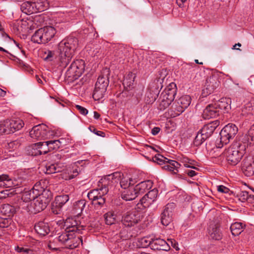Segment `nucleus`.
Returning a JSON list of instances; mask_svg holds the SVG:
<instances>
[{"mask_svg": "<svg viewBox=\"0 0 254 254\" xmlns=\"http://www.w3.org/2000/svg\"><path fill=\"white\" fill-rule=\"evenodd\" d=\"M78 45L77 38L68 37L58 44L57 54H58L59 65L65 68L70 63Z\"/></svg>", "mask_w": 254, "mask_h": 254, "instance_id": "nucleus-1", "label": "nucleus"}, {"mask_svg": "<svg viewBox=\"0 0 254 254\" xmlns=\"http://www.w3.org/2000/svg\"><path fill=\"white\" fill-rule=\"evenodd\" d=\"M247 145L246 142L240 140L233 142L224 152L228 163L233 166L237 165L245 154Z\"/></svg>", "mask_w": 254, "mask_h": 254, "instance_id": "nucleus-2", "label": "nucleus"}, {"mask_svg": "<svg viewBox=\"0 0 254 254\" xmlns=\"http://www.w3.org/2000/svg\"><path fill=\"white\" fill-rule=\"evenodd\" d=\"M121 174L118 172L106 176L102 178L98 182V188L96 189L90 190L87 194L88 198L94 200L99 196V195L106 194L109 190V187L111 186V182H113V180L120 177Z\"/></svg>", "mask_w": 254, "mask_h": 254, "instance_id": "nucleus-3", "label": "nucleus"}, {"mask_svg": "<svg viewBox=\"0 0 254 254\" xmlns=\"http://www.w3.org/2000/svg\"><path fill=\"white\" fill-rule=\"evenodd\" d=\"M64 226L65 227V231L58 237V240L68 247V244L71 243V239L73 238L72 233L75 232L80 234L81 229L80 226H77V223L75 221L70 219L66 220Z\"/></svg>", "mask_w": 254, "mask_h": 254, "instance_id": "nucleus-4", "label": "nucleus"}, {"mask_svg": "<svg viewBox=\"0 0 254 254\" xmlns=\"http://www.w3.org/2000/svg\"><path fill=\"white\" fill-rule=\"evenodd\" d=\"M219 125L218 120L214 121L204 125L198 131L193 141L194 145L196 146L201 145L212 135Z\"/></svg>", "mask_w": 254, "mask_h": 254, "instance_id": "nucleus-5", "label": "nucleus"}, {"mask_svg": "<svg viewBox=\"0 0 254 254\" xmlns=\"http://www.w3.org/2000/svg\"><path fill=\"white\" fill-rule=\"evenodd\" d=\"M56 33V29L54 27H44L37 30L32 36L31 40L38 44H46L54 37Z\"/></svg>", "mask_w": 254, "mask_h": 254, "instance_id": "nucleus-6", "label": "nucleus"}, {"mask_svg": "<svg viewBox=\"0 0 254 254\" xmlns=\"http://www.w3.org/2000/svg\"><path fill=\"white\" fill-rule=\"evenodd\" d=\"M238 131V127L234 124H229L226 125L219 133V143L216 142V147L220 148L223 145L228 144L235 136Z\"/></svg>", "mask_w": 254, "mask_h": 254, "instance_id": "nucleus-7", "label": "nucleus"}, {"mask_svg": "<svg viewBox=\"0 0 254 254\" xmlns=\"http://www.w3.org/2000/svg\"><path fill=\"white\" fill-rule=\"evenodd\" d=\"M85 67V63L82 60L73 61L65 72V76L69 81L77 79L82 74Z\"/></svg>", "mask_w": 254, "mask_h": 254, "instance_id": "nucleus-8", "label": "nucleus"}, {"mask_svg": "<svg viewBox=\"0 0 254 254\" xmlns=\"http://www.w3.org/2000/svg\"><path fill=\"white\" fill-rule=\"evenodd\" d=\"M220 85V81L216 75L208 77L205 81V85L202 90V96L206 97L213 93Z\"/></svg>", "mask_w": 254, "mask_h": 254, "instance_id": "nucleus-9", "label": "nucleus"}, {"mask_svg": "<svg viewBox=\"0 0 254 254\" xmlns=\"http://www.w3.org/2000/svg\"><path fill=\"white\" fill-rule=\"evenodd\" d=\"M175 206L174 203H169L164 207L160 215L161 223L164 226H168L172 222Z\"/></svg>", "mask_w": 254, "mask_h": 254, "instance_id": "nucleus-10", "label": "nucleus"}, {"mask_svg": "<svg viewBox=\"0 0 254 254\" xmlns=\"http://www.w3.org/2000/svg\"><path fill=\"white\" fill-rule=\"evenodd\" d=\"M140 219V213L134 210L125 213L122 216V222L126 227H131L137 223Z\"/></svg>", "mask_w": 254, "mask_h": 254, "instance_id": "nucleus-11", "label": "nucleus"}, {"mask_svg": "<svg viewBox=\"0 0 254 254\" xmlns=\"http://www.w3.org/2000/svg\"><path fill=\"white\" fill-rule=\"evenodd\" d=\"M119 173L121 174V176L113 180V182H111V184L116 183L117 180H119V179L121 178L120 181V186L124 190L131 187V186L137 183V178L132 174L130 173L122 174L120 172Z\"/></svg>", "mask_w": 254, "mask_h": 254, "instance_id": "nucleus-12", "label": "nucleus"}, {"mask_svg": "<svg viewBox=\"0 0 254 254\" xmlns=\"http://www.w3.org/2000/svg\"><path fill=\"white\" fill-rule=\"evenodd\" d=\"M31 138L44 139L48 137V127L44 124H40L33 127L29 132Z\"/></svg>", "mask_w": 254, "mask_h": 254, "instance_id": "nucleus-13", "label": "nucleus"}, {"mask_svg": "<svg viewBox=\"0 0 254 254\" xmlns=\"http://www.w3.org/2000/svg\"><path fill=\"white\" fill-rule=\"evenodd\" d=\"M49 202L50 199L44 196L43 194L34 198L32 202V213L36 214L43 210Z\"/></svg>", "mask_w": 254, "mask_h": 254, "instance_id": "nucleus-14", "label": "nucleus"}, {"mask_svg": "<svg viewBox=\"0 0 254 254\" xmlns=\"http://www.w3.org/2000/svg\"><path fill=\"white\" fill-rule=\"evenodd\" d=\"M191 100V97L189 95H184L180 97L173 107L174 112H176L175 114L179 115L182 113L189 106Z\"/></svg>", "mask_w": 254, "mask_h": 254, "instance_id": "nucleus-15", "label": "nucleus"}, {"mask_svg": "<svg viewBox=\"0 0 254 254\" xmlns=\"http://www.w3.org/2000/svg\"><path fill=\"white\" fill-rule=\"evenodd\" d=\"M69 196L67 194H63L57 196L55 197L53 204L52 211L55 214H60L62 211L63 206L69 200Z\"/></svg>", "mask_w": 254, "mask_h": 254, "instance_id": "nucleus-16", "label": "nucleus"}, {"mask_svg": "<svg viewBox=\"0 0 254 254\" xmlns=\"http://www.w3.org/2000/svg\"><path fill=\"white\" fill-rule=\"evenodd\" d=\"M158 196V190L154 189L148 192L140 200V203L145 208L148 207L155 202Z\"/></svg>", "mask_w": 254, "mask_h": 254, "instance_id": "nucleus-17", "label": "nucleus"}, {"mask_svg": "<svg viewBox=\"0 0 254 254\" xmlns=\"http://www.w3.org/2000/svg\"><path fill=\"white\" fill-rule=\"evenodd\" d=\"M242 170L244 174L247 177L254 175V158L248 157L243 161Z\"/></svg>", "mask_w": 254, "mask_h": 254, "instance_id": "nucleus-18", "label": "nucleus"}, {"mask_svg": "<svg viewBox=\"0 0 254 254\" xmlns=\"http://www.w3.org/2000/svg\"><path fill=\"white\" fill-rule=\"evenodd\" d=\"M219 110L217 109L214 103L208 105L204 109L202 117L205 120L215 118L219 115Z\"/></svg>", "mask_w": 254, "mask_h": 254, "instance_id": "nucleus-19", "label": "nucleus"}, {"mask_svg": "<svg viewBox=\"0 0 254 254\" xmlns=\"http://www.w3.org/2000/svg\"><path fill=\"white\" fill-rule=\"evenodd\" d=\"M151 249L154 250L168 251L170 249L169 243L160 238L152 239Z\"/></svg>", "mask_w": 254, "mask_h": 254, "instance_id": "nucleus-20", "label": "nucleus"}, {"mask_svg": "<svg viewBox=\"0 0 254 254\" xmlns=\"http://www.w3.org/2000/svg\"><path fill=\"white\" fill-rule=\"evenodd\" d=\"M177 90L176 84L172 83L165 88L161 95L164 97L166 99L173 101L177 93Z\"/></svg>", "mask_w": 254, "mask_h": 254, "instance_id": "nucleus-21", "label": "nucleus"}, {"mask_svg": "<svg viewBox=\"0 0 254 254\" xmlns=\"http://www.w3.org/2000/svg\"><path fill=\"white\" fill-rule=\"evenodd\" d=\"M19 185L20 184L18 180H12L7 175H0V187L8 188Z\"/></svg>", "mask_w": 254, "mask_h": 254, "instance_id": "nucleus-22", "label": "nucleus"}, {"mask_svg": "<svg viewBox=\"0 0 254 254\" xmlns=\"http://www.w3.org/2000/svg\"><path fill=\"white\" fill-rule=\"evenodd\" d=\"M232 102L231 98H222L214 103L215 107L219 110V113H221V110H224L227 112L231 109V103Z\"/></svg>", "mask_w": 254, "mask_h": 254, "instance_id": "nucleus-23", "label": "nucleus"}, {"mask_svg": "<svg viewBox=\"0 0 254 254\" xmlns=\"http://www.w3.org/2000/svg\"><path fill=\"white\" fill-rule=\"evenodd\" d=\"M208 233L210 238L215 240H219L222 238V234L218 224L212 223L208 228Z\"/></svg>", "mask_w": 254, "mask_h": 254, "instance_id": "nucleus-24", "label": "nucleus"}, {"mask_svg": "<svg viewBox=\"0 0 254 254\" xmlns=\"http://www.w3.org/2000/svg\"><path fill=\"white\" fill-rule=\"evenodd\" d=\"M109 71L108 69L104 70V74L99 75L98 77L97 82L95 83V86L102 87L104 88H107L109 85Z\"/></svg>", "mask_w": 254, "mask_h": 254, "instance_id": "nucleus-25", "label": "nucleus"}, {"mask_svg": "<svg viewBox=\"0 0 254 254\" xmlns=\"http://www.w3.org/2000/svg\"><path fill=\"white\" fill-rule=\"evenodd\" d=\"M137 196L134 187H130L127 189H124L122 192V197L126 201L132 200Z\"/></svg>", "mask_w": 254, "mask_h": 254, "instance_id": "nucleus-26", "label": "nucleus"}, {"mask_svg": "<svg viewBox=\"0 0 254 254\" xmlns=\"http://www.w3.org/2000/svg\"><path fill=\"white\" fill-rule=\"evenodd\" d=\"M34 228L36 232L42 236L47 235L50 231L48 223L44 221H40L36 223Z\"/></svg>", "mask_w": 254, "mask_h": 254, "instance_id": "nucleus-27", "label": "nucleus"}, {"mask_svg": "<svg viewBox=\"0 0 254 254\" xmlns=\"http://www.w3.org/2000/svg\"><path fill=\"white\" fill-rule=\"evenodd\" d=\"M153 183L150 180L141 182L134 187L137 195L143 193L146 190L150 189L152 187Z\"/></svg>", "mask_w": 254, "mask_h": 254, "instance_id": "nucleus-28", "label": "nucleus"}, {"mask_svg": "<svg viewBox=\"0 0 254 254\" xmlns=\"http://www.w3.org/2000/svg\"><path fill=\"white\" fill-rule=\"evenodd\" d=\"M33 2L35 13L43 11L49 6L47 0H34Z\"/></svg>", "mask_w": 254, "mask_h": 254, "instance_id": "nucleus-29", "label": "nucleus"}, {"mask_svg": "<svg viewBox=\"0 0 254 254\" xmlns=\"http://www.w3.org/2000/svg\"><path fill=\"white\" fill-rule=\"evenodd\" d=\"M254 192V189H251ZM237 197L242 202L247 201L250 203L254 202V194H251L247 191H241L237 194Z\"/></svg>", "mask_w": 254, "mask_h": 254, "instance_id": "nucleus-30", "label": "nucleus"}, {"mask_svg": "<svg viewBox=\"0 0 254 254\" xmlns=\"http://www.w3.org/2000/svg\"><path fill=\"white\" fill-rule=\"evenodd\" d=\"M64 167L61 163L47 164L46 166V173L51 174L61 172L64 169Z\"/></svg>", "mask_w": 254, "mask_h": 254, "instance_id": "nucleus-31", "label": "nucleus"}, {"mask_svg": "<svg viewBox=\"0 0 254 254\" xmlns=\"http://www.w3.org/2000/svg\"><path fill=\"white\" fill-rule=\"evenodd\" d=\"M246 225L242 222H236L231 224L230 229L234 236L239 235L245 229Z\"/></svg>", "mask_w": 254, "mask_h": 254, "instance_id": "nucleus-32", "label": "nucleus"}, {"mask_svg": "<svg viewBox=\"0 0 254 254\" xmlns=\"http://www.w3.org/2000/svg\"><path fill=\"white\" fill-rule=\"evenodd\" d=\"M19 188V191H21L22 194L21 195V200L26 201H30L32 199H34V195L33 194V191L31 190H27L26 188L22 189L20 188V187H18ZM19 193H21L20 192Z\"/></svg>", "mask_w": 254, "mask_h": 254, "instance_id": "nucleus-33", "label": "nucleus"}, {"mask_svg": "<svg viewBox=\"0 0 254 254\" xmlns=\"http://www.w3.org/2000/svg\"><path fill=\"white\" fill-rule=\"evenodd\" d=\"M162 168L167 170L173 172L174 173H177L178 171L177 169L180 166V164L175 160L169 159L168 162H166Z\"/></svg>", "mask_w": 254, "mask_h": 254, "instance_id": "nucleus-34", "label": "nucleus"}, {"mask_svg": "<svg viewBox=\"0 0 254 254\" xmlns=\"http://www.w3.org/2000/svg\"><path fill=\"white\" fill-rule=\"evenodd\" d=\"M20 9L23 13L27 15L35 13L33 2L30 1L22 3L21 5Z\"/></svg>", "mask_w": 254, "mask_h": 254, "instance_id": "nucleus-35", "label": "nucleus"}, {"mask_svg": "<svg viewBox=\"0 0 254 254\" xmlns=\"http://www.w3.org/2000/svg\"><path fill=\"white\" fill-rule=\"evenodd\" d=\"M78 233L73 232L72 235L73 238H71V241L68 244V247L69 249H72L78 247L79 244H82V239L81 236L77 235Z\"/></svg>", "mask_w": 254, "mask_h": 254, "instance_id": "nucleus-36", "label": "nucleus"}, {"mask_svg": "<svg viewBox=\"0 0 254 254\" xmlns=\"http://www.w3.org/2000/svg\"><path fill=\"white\" fill-rule=\"evenodd\" d=\"M158 95L157 89H149L146 94L145 100L148 103H153L157 99Z\"/></svg>", "mask_w": 254, "mask_h": 254, "instance_id": "nucleus-37", "label": "nucleus"}, {"mask_svg": "<svg viewBox=\"0 0 254 254\" xmlns=\"http://www.w3.org/2000/svg\"><path fill=\"white\" fill-rule=\"evenodd\" d=\"M57 50L55 51H47L45 52L43 55V59L45 61L52 62L56 61L59 63L58 60V54H57Z\"/></svg>", "mask_w": 254, "mask_h": 254, "instance_id": "nucleus-38", "label": "nucleus"}, {"mask_svg": "<svg viewBox=\"0 0 254 254\" xmlns=\"http://www.w3.org/2000/svg\"><path fill=\"white\" fill-rule=\"evenodd\" d=\"M65 142V140L63 138L48 141L50 151L59 149L62 145H64Z\"/></svg>", "mask_w": 254, "mask_h": 254, "instance_id": "nucleus-39", "label": "nucleus"}, {"mask_svg": "<svg viewBox=\"0 0 254 254\" xmlns=\"http://www.w3.org/2000/svg\"><path fill=\"white\" fill-rule=\"evenodd\" d=\"M135 77V74L131 72H129L125 76L123 84L127 90L133 85Z\"/></svg>", "mask_w": 254, "mask_h": 254, "instance_id": "nucleus-40", "label": "nucleus"}, {"mask_svg": "<svg viewBox=\"0 0 254 254\" xmlns=\"http://www.w3.org/2000/svg\"><path fill=\"white\" fill-rule=\"evenodd\" d=\"M86 203V201L84 199H81L75 202L73 208L74 213L77 215L80 214L84 210Z\"/></svg>", "mask_w": 254, "mask_h": 254, "instance_id": "nucleus-41", "label": "nucleus"}, {"mask_svg": "<svg viewBox=\"0 0 254 254\" xmlns=\"http://www.w3.org/2000/svg\"><path fill=\"white\" fill-rule=\"evenodd\" d=\"M106 91V88L95 86V89L92 95L93 99L95 100H100L104 97Z\"/></svg>", "mask_w": 254, "mask_h": 254, "instance_id": "nucleus-42", "label": "nucleus"}, {"mask_svg": "<svg viewBox=\"0 0 254 254\" xmlns=\"http://www.w3.org/2000/svg\"><path fill=\"white\" fill-rule=\"evenodd\" d=\"M24 125L23 121L19 119L11 120V133L20 129L23 127Z\"/></svg>", "mask_w": 254, "mask_h": 254, "instance_id": "nucleus-43", "label": "nucleus"}, {"mask_svg": "<svg viewBox=\"0 0 254 254\" xmlns=\"http://www.w3.org/2000/svg\"><path fill=\"white\" fill-rule=\"evenodd\" d=\"M32 202L21 200L19 202V208L23 212L32 213Z\"/></svg>", "mask_w": 254, "mask_h": 254, "instance_id": "nucleus-44", "label": "nucleus"}, {"mask_svg": "<svg viewBox=\"0 0 254 254\" xmlns=\"http://www.w3.org/2000/svg\"><path fill=\"white\" fill-rule=\"evenodd\" d=\"M242 112L244 114H247L253 115L254 113V99L251 100L245 105L242 109Z\"/></svg>", "mask_w": 254, "mask_h": 254, "instance_id": "nucleus-45", "label": "nucleus"}, {"mask_svg": "<svg viewBox=\"0 0 254 254\" xmlns=\"http://www.w3.org/2000/svg\"><path fill=\"white\" fill-rule=\"evenodd\" d=\"M38 143H34L28 147L27 149L28 154L31 156H38L41 155Z\"/></svg>", "mask_w": 254, "mask_h": 254, "instance_id": "nucleus-46", "label": "nucleus"}, {"mask_svg": "<svg viewBox=\"0 0 254 254\" xmlns=\"http://www.w3.org/2000/svg\"><path fill=\"white\" fill-rule=\"evenodd\" d=\"M2 212L7 215L8 217H10L13 216L15 212V209L14 207L8 204H4L2 207Z\"/></svg>", "mask_w": 254, "mask_h": 254, "instance_id": "nucleus-47", "label": "nucleus"}, {"mask_svg": "<svg viewBox=\"0 0 254 254\" xmlns=\"http://www.w3.org/2000/svg\"><path fill=\"white\" fill-rule=\"evenodd\" d=\"M21 192V191H20ZM20 192L19 188H16L15 189H11L9 190H6L1 191V197H10L12 196L14 194L19 193Z\"/></svg>", "mask_w": 254, "mask_h": 254, "instance_id": "nucleus-48", "label": "nucleus"}, {"mask_svg": "<svg viewBox=\"0 0 254 254\" xmlns=\"http://www.w3.org/2000/svg\"><path fill=\"white\" fill-rule=\"evenodd\" d=\"M105 222L107 225H111L116 222L115 214L113 212H108L104 214Z\"/></svg>", "mask_w": 254, "mask_h": 254, "instance_id": "nucleus-49", "label": "nucleus"}, {"mask_svg": "<svg viewBox=\"0 0 254 254\" xmlns=\"http://www.w3.org/2000/svg\"><path fill=\"white\" fill-rule=\"evenodd\" d=\"M160 103L158 107V108L160 110H164L166 108H167L171 104V103L173 102L171 101L170 100H167L166 99V98L160 95Z\"/></svg>", "mask_w": 254, "mask_h": 254, "instance_id": "nucleus-50", "label": "nucleus"}, {"mask_svg": "<svg viewBox=\"0 0 254 254\" xmlns=\"http://www.w3.org/2000/svg\"><path fill=\"white\" fill-rule=\"evenodd\" d=\"M105 194L99 195V196L92 201V203L96 207H103L105 204L106 198L104 197Z\"/></svg>", "mask_w": 254, "mask_h": 254, "instance_id": "nucleus-51", "label": "nucleus"}, {"mask_svg": "<svg viewBox=\"0 0 254 254\" xmlns=\"http://www.w3.org/2000/svg\"><path fill=\"white\" fill-rule=\"evenodd\" d=\"M153 161L154 162L157 163L159 165H163L166 163V162L169 161V159L164 157L163 155L157 154L155 155L152 158Z\"/></svg>", "mask_w": 254, "mask_h": 254, "instance_id": "nucleus-52", "label": "nucleus"}, {"mask_svg": "<svg viewBox=\"0 0 254 254\" xmlns=\"http://www.w3.org/2000/svg\"><path fill=\"white\" fill-rule=\"evenodd\" d=\"M12 220L9 217H0V228H8L12 223Z\"/></svg>", "mask_w": 254, "mask_h": 254, "instance_id": "nucleus-53", "label": "nucleus"}, {"mask_svg": "<svg viewBox=\"0 0 254 254\" xmlns=\"http://www.w3.org/2000/svg\"><path fill=\"white\" fill-rule=\"evenodd\" d=\"M38 144L39 145V146L40 147V151L41 153V154H46L48 152L50 151V149L49 148V143L47 141L45 142H38Z\"/></svg>", "mask_w": 254, "mask_h": 254, "instance_id": "nucleus-54", "label": "nucleus"}, {"mask_svg": "<svg viewBox=\"0 0 254 254\" xmlns=\"http://www.w3.org/2000/svg\"><path fill=\"white\" fill-rule=\"evenodd\" d=\"M2 124V127H3L4 129V133L5 134H10L11 133V120H5L3 121H1Z\"/></svg>", "mask_w": 254, "mask_h": 254, "instance_id": "nucleus-55", "label": "nucleus"}, {"mask_svg": "<svg viewBox=\"0 0 254 254\" xmlns=\"http://www.w3.org/2000/svg\"><path fill=\"white\" fill-rule=\"evenodd\" d=\"M81 172V169L79 167L75 166L73 168L72 173L69 175V179L71 180L76 177Z\"/></svg>", "mask_w": 254, "mask_h": 254, "instance_id": "nucleus-56", "label": "nucleus"}, {"mask_svg": "<svg viewBox=\"0 0 254 254\" xmlns=\"http://www.w3.org/2000/svg\"><path fill=\"white\" fill-rule=\"evenodd\" d=\"M20 145L18 141L16 140H14L13 141H11L7 143V148L12 150H14L18 147Z\"/></svg>", "mask_w": 254, "mask_h": 254, "instance_id": "nucleus-57", "label": "nucleus"}, {"mask_svg": "<svg viewBox=\"0 0 254 254\" xmlns=\"http://www.w3.org/2000/svg\"><path fill=\"white\" fill-rule=\"evenodd\" d=\"M217 190L219 192L224 193H229L231 194L233 193L232 191L230 190L228 188L223 186L220 185L217 186Z\"/></svg>", "mask_w": 254, "mask_h": 254, "instance_id": "nucleus-58", "label": "nucleus"}, {"mask_svg": "<svg viewBox=\"0 0 254 254\" xmlns=\"http://www.w3.org/2000/svg\"><path fill=\"white\" fill-rule=\"evenodd\" d=\"M247 140L248 141L251 140L252 141L254 142V124L252 126L248 131Z\"/></svg>", "mask_w": 254, "mask_h": 254, "instance_id": "nucleus-59", "label": "nucleus"}, {"mask_svg": "<svg viewBox=\"0 0 254 254\" xmlns=\"http://www.w3.org/2000/svg\"><path fill=\"white\" fill-rule=\"evenodd\" d=\"M152 239L150 240L146 238H143L140 240V243L143 247L150 246L151 248Z\"/></svg>", "mask_w": 254, "mask_h": 254, "instance_id": "nucleus-60", "label": "nucleus"}, {"mask_svg": "<svg viewBox=\"0 0 254 254\" xmlns=\"http://www.w3.org/2000/svg\"><path fill=\"white\" fill-rule=\"evenodd\" d=\"M89 129L91 132H94L95 134L98 136L102 137L105 136V133L104 132L97 130L96 128H95L94 127H89Z\"/></svg>", "mask_w": 254, "mask_h": 254, "instance_id": "nucleus-61", "label": "nucleus"}, {"mask_svg": "<svg viewBox=\"0 0 254 254\" xmlns=\"http://www.w3.org/2000/svg\"><path fill=\"white\" fill-rule=\"evenodd\" d=\"M192 161L189 160L188 158L184 159V161L183 162L184 165L185 167H186L187 168H193V169H198L196 167L191 166V165H192Z\"/></svg>", "mask_w": 254, "mask_h": 254, "instance_id": "nucleus-62", "label": "nucleus"}, {"mask_svg": "<svg viewBox=\"0 0 254 254\" xmlns=\"http://www.w3.org/2000/svg\"><path fill=\"white\" fill-rule=\"evenodd\" d=\"M126 50L125 49L121 47L119 50L115 52V55L117 57H118L119 58H123L125 56L124 51Z\"/></svg>", "mask_w": 254, "mask_h": 254, "instance_id": "nucleus-63", "label": "nucleus"}, {"mask_svg": "<svg viewBox=\"0 0 254 254\" xmlns=\"http://www.w3.org/2000/svg\"><path fill=\"white\" fill-rule=\"evenodd\" d=\"M75 107L81 114L86 115L88 114V110L86 108L78 105H76Z\"/></svg>", "mask_w": 254, "mask_h": 254, "instance_id": "nucleus-64", "label": "nucleus"}]
</instances>
